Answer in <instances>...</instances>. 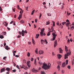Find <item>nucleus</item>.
<instances>
[{"label": "nucleus", "instance_id": "f257e3e1", "mask_svg": "<svg viewBox=\"0 0 74 74\" xmlns=\"http://www.w3.org/2000/svg\"><path fill=\"white\" fill-rule=\"evenodd\" d=\"M43 66H42V68L43 69H44V70H48V69H49L50 68V67H51V64L50 63H49L48 66H47V64L45 63L43 64Z\"/></svg>", "mask_w": 74, "mask_h": 74}, {"label": "nucleus", "instance_id": "f03ea898", "mask_svg": "<svg viewBox=\"0 0 74 74\" xmlns=\"http://www.w3.org/2000/svg\"><path fill=\"white\" fill-rule=\"evenodd\" d=\"M19 33L20 35H21V34H22V36H24V35H25V34H24V30H22L21 32H19Z\"/></svg>", "mask_w": 74, "mask_h": 74}, {"label": "nucleus", "instance_id": "7ed1b4c3", "mask_svg": "<svg viewBox=\"0 0 74 74\" xmlns=\"http://www.w3.org/2000/svg\"><path fill=\"white\" fill-rule=\"evenodd\" d=\"M43 30H42L41 31V32H40V36H42V37L43 36V33H44V32H43L44 31V30H45V29L44 28L42 29Z\"/></svg>", "mask_w": 74, "mask_h": 74}, {"label": "nucleus", "instance_id": "20e7f679", "mask_svg": "<svg viewBox=\"0 0 74 74\" xmlns=\"http://www.w3.org/2000/svg\"><path fill=\"white\" fill-rule=\"evenodd\" d=\"M30 61H28L27 62V66H28V67L29 68L30 67Z\"/></svg>", "mask_w": 74, "mask_h": 74}, {"label": "nucleus", "instance_id": "39448f33", "mask_svg": "<svg viewBox=\"0 0 74 74\" xmlns=\"http://www.w3.org/2000/svg\"><path fill=\"white\" fill-rule=\"evenodd\" d=\"M69 53L68 52L66 54H65V58H64L65 59H67V58H68V57H67V56H69Z\"/></svg>", "mask_w": 74, "mask_h": 74}, {"label": "nucleus", "instance_id": "423d86ee", "mask_svg": "<svg viewBox=\"0 0 74 74\" xmlns=\"http://www.w3.org/2000/svg\"><path fill=\"white\" fill-rule=\"evenodd\" d=\"M39 54L40 55L44 53V51L42 50H39L38 52Z\"/></svg>", "mask_w": 74, "mask_h": 74}, {"label": "nucleus", "instance_id": "0eeeda50", "mask_svg": "<svg viewBox=\"0 0 74 74\" xmlns=\"http://www.w3.org/2000/svg\"><path fill=\"white\" fill-rule=\"evenodd\" d=\"M32 71L33 73H35V72H38V70H36L34 69V68L33 69H32Z\"/></svg>", "mask_w": 74, "mask_h": 74}, {"label": "nucleus", "instance_id": "6e6552de", "mask_svg": "<svg viewBox=\"0 0 74 74\" xmlns=\"http://www.w3.org/2000/svg\"><path fill=\"white\" fill-rule=\"evenodd\" d=\"M5 68H3L1 70V73H3V72H4V71H5Z\"/></svg>", "mask_w": 74, "mask_h": 74}, {"label": "nucleus", "instance_id": "1a4fd4ad", "mask_svg": "<svg viewBox=\"0 0 74 74\" xmlns=\"http://www.w3.org/2000/svg\"><path fill=\"white\" fill-rule=\"evenodd\" d=\"M58 45L57 43V40H56L54 42V47H56V46Z\"/></svg>", "mask_w": 74, "mask_h": 74}, {"label": "nucleus", "instance_id": "9d476101", "mask_svg": "<svg viewBox=\"0 0 74 74\" xmlns=\"http://www.w3.org/2000/svg\"><path fill=\"white\" fill-rule=\"evenodd\" d=\"M66 66V62H64L62 64V67H64L65 66Z\"/></svg>", "mask_w": 74, "mask_h": 74}, {"label": "nucleus", "instance_id": "9b49d317", "mask_svg": "<svg viewBox=\"0 0 74 74\" xmlns=\"http://www.w3.org/2000/svg\"><path fill=\"white\" fill-rule=\"evenodd\" d=\"M6 71H8V72H9V71H10V68L8 67V68H6Z\"/></svg>", "mask_w": 74, "mask_h": 74}, {"label": "nucleus", "instance_id": "f8f14e48", "mask_svg": "<svg viewBox=\"0 0 74 74\" xmlns=\"http://www.w3.org/2000/svg\"><path fill=\"white\" fill-rule=\"evenodd\" d=\"M52 35L53 37H56V36H57V34H55V33H53L52 34Z\"/></svg>", "mask_w": 74, "mask_h": 74}, {"label": "nucleus", "instance_id": "ddd939ff", "mask_svg": "<svg viewBox=\"0 0 74 74\" xmlns=\"http://www.w3.org/2000/svg\"><path fill=\"white\" fill-rule=\"evenodd\" d=\"M5 49H6V50H8V49H9V48H8V46H6Z\"/></svg>", "mask_w": 74, "mask_h": 74}, {"label": "nucleus", "instance_id": "4468645a", "mask_svg": "<svg viewBox=\"0 0 74 74\" xmlns=\"http://www.w3.org/2000/svg\"><path fill=\"white\" fill-rule=\"evenodd\" d=\"M59 49V51L60 53H62V52H63V50H62V49H61L60 48Z\"/></svg>", "mask_w": 74, "mask_h": 74}, {"label": "nucleus", "instance_id": "2eb2a0df", "mask_svg": "<svg viewBox=\"0 0 74 74\" xmlns=\"http://www.w3.org/2000/svg\"><path fill=\"white\" fill-rule=\"evenodd\" d=\"M40 36V35H39V34H36V38H38V37H39V36Z\"/></svg>", "mask_w": 74, "mask_h": 74}, {"label": "nucleus", "instance_id": "dca6fc26", "mask_svg": "<svg viewBox=\"0 0 74 74\" xmlns=\"http://www.w3.org/2000/svg\"><path fill=\"white\" fill-rule=\"evenodd\" d=\"M61 57H62V56H61V55L60 54H59L58 55V59H60V58H61Z\"/></svg>", "mask_w": 74, "mask_h": 74}, {"label": "nucleus", "instance_id": "f3484780", "mask_svg": "<svg viewBox=\"0 0 74 74\" xmlns=\"http://www.w3.org/2000/svg\"><path fill=\"white\" fill-rule=\"evenodd\" d=\"M51 31L49 32L48 34H47V36H50V34H51Z\"/></svg>", "mask_w": 74, "mask_h": 74}, {"label": "nucleus", "instance_id": "a211bd4d", "mask_svg": "<svg viewBox=\"0 0 74 74\" xmlns=\"http://www.w3.org/2000/svg\"><path fill=\"white\" fill-rule=\"evenodd\" d=\"M38 49H36V50H35V52L36 53V54H38Z\"/></svg>", "mask_w": 74, "mask_h": 74}, {"label": "nucleus", "instance_id": "6ab92c4d", "mask_svg": "<svg viewBox=\"0 0 74 74\" xmlns=\"http://www.w3.org/2000/svg\"><path fill=\"white\" fill-rule=\"evenodd\" d=\"M66 26H68L70 25V22H67L66 24Z\"/></svg>", "mask_w": 74, "mask_h": 74}, {"label": "nucleus", "instance_id": "aec40b11", "mask_svg": "<svg viewBox=\"0 0 74 74\" xmlns=\"http://www.w3.org/2000/svg\"><path fill=\"white\" fill-rule=\"evenodd\" d=\"M17 8L18 10H22V9L19 8V5H18Z\"/></svg>", "mask_w": 74, "mask_h": 74}, {"label": "nucleus", "instance_id": "412c9836", "mask_svg": "<svg viewBox=\"0 0 74 74\" xmlns=\"http://www.w3.org/2000/svg\"><path fill=\"white\" fill-rule=\"evenodd\" d=\"M34 63L35 64L36 66V65H37V63H36V59H34Z\"/></svg>", "mask_w": 74, "mask_h": 74}, {"label": "nucleus", "instance_id": "4be33fe9", "mask_svg": "<svg viewBox=\"0 0 74 74\" xmlns=\"http://www.w3.org/2000/svg\"><path fill=\"white\" fill-rule=\"evenodd\" d=\"M41 41L42 44H43V43L44 42H45L44 40H43L42 39L41 40Z\"/></svg>", "mask_w": 74, "mask_h": 74}, {"label": "nucleus", "instance_id": "5701e85b", "mask_svg": "<svg viewBox=\"0 0 74 74\" xmlns=\"http://www.w3.org/2000/svg\"><path fill=\"white\" fill-rule=\"evenodd\" d=\"M57 68L58 69V71H59L60 70V66L58 65L57 67Z\"/></svg>", "mask_w": 74, "mask_h": 74}, {"label": "nucleus", "instance_id": "b1692460", "mask_svg": "<svg viewBox=\"0 0 74 74\" xmlns=\"http://www.w3.org/2000/svg\"><path fill=\"white\" fill-rule=\"evenodd\" d=\"M55 38H56V37H53V39H51V40L53 41V40H55Z\"/></svg>", "mask_w": 74, "mask_h": 74}, {"label": "nucleus", "instance_id": "393cba45", "mask_svg": "<svg viewBox=\"0 0 74 74\" xmlns=\"http://www.w3.org/2000/svg\"><path fill=\"white\" fill-rule=\"evenodd\" d=\"M41 74H46V73L45 72L43 71H41Z\"/></svg>", "mask_w": 74, "mask_h": 74}, {"label": "nucleus", "instance_id": "a878e982", "mask_svg": "<svg viewBox=\"0 0 74 74\" xmlns=\"http://www.w3.org/2000/svg\"><path fill=\"white\" fill-rule=\"evenodd\" d=\"M39 65H41V64H42V62L41 61H39Z\"/></svg>", "mask_w": 74, "mask_h": 74}, {"label": "nucleus", "instance_id": "bb28decb", "mask_svg": "<svg viewBox=\"0 0 74 74\" xmlns=\"http://www.w3.org/2000/svg\"><path fill=\"white\" fill-rule=\"evenodd\" d=\"M21 16H22L21 15H19V16L18 18V19L19 20H20V19H21Z\"/></svg>", "mask_w": 74, "mask_h": 74}, {"label": "nucleus", "instance_id": "cd10ccee", "mask_svg": "<svg viewBox=\"0 0 74 74\" xmlns=\"http://www.w3.org/2000/svg\"><path fill=\"white\" fill-rule=\"evenodd\" d=\"M53 26H55V23L54 21H53Z\"/></svg>", "mask_w": 74, "mask_h": 74}, {"label": "nucleus", "instance_id": "c85d7f7f", "mask_svg": "<svg viewBox=\"0 0 74 74\" xmlns=\"http://www.w3.org/2000/svg\"><path fill=\"white\" fill-rule=\"evenodd\" d=\"M0 38H1V39L3 38H4V36L3 35H1L0 36Z\"/></svg>", "mask_w": 74, "mask_h": 74}, {"label": "nucleus", "instance_id": "c756f323", "mask_svg": "<svg viewBox=\"0 0 74 74\" xmlns=\"http://www.w3.org/2000/svg\"><path fill=\"white\" fill-rule=\"evenodd\" d=\"M30 55V53L29 52H28L27 54V56H29Z\"/></svg>", "mask_w": 74, "mask_h": 74}, {"label": "nucleus", "instance_id": "7c9ffc66", "mask_svg": "<svg viewBox=\"0 0 74 74\" xmlns=\"http://www.w3.org/2000/svg\"><path fill=\"white\" fill-rule=\"evenodd\" d=\"M67 68L68 69H71V66L70 65H69L67 66Z\"/></svg>", "mask_w": 74, "mask_h": 74}, {"label": "nucleus", "instance_id": "2f4dec72", "mask_svg": "<svg viewBox=\"0 0 74 74\" xmlns=\"http://www.w3.org/2000/svg\"><path fill=\"white\" fill-rule=\"evenodd\" d=\"M56 24L58 26H59V24H60V23H59V22H57Z\"/></svg>", "mask_w": 74, "mask_h": 74}, {"label": "nucleus", "instance_id": "473e14b6", "mask_svg": "<svg viewBox=\"0 0 74 74\" xmlns=\"http://www.w3.org/2000/svg\"><path fill=\"white\" fill-rule=\"evenodd\" d=\"M32 40L33 43L34 44H35V41H34V40H33V39H32Z\"/></svg>", "mask_w": 74, "mask_h": 74}, {"label": "nucleus", "instance_id": "72a5a7b5", "mask_svg": "<svg viewBox=\"0 0 74 74\" xmlns=\"http://www.w3.org/2000/svg\"><path fill=\"white\" fill-rule=\"evenodd\" d=\"M23 12V10H21L20 12V14H22Z\"/></svg>", "mask_w": 74, "mask_h": 74}, {"label": "nucleus", "instance_id": "f704fd0d", "mask_svg": "<svg viewBox=\"0 0 74 74\" xmlns=\"http://www.w3.org/2000/svg\"><path fill=\"white\" fill-rule=\"evenodd\" d=\"M21 69H25V68H24V65H23V66H21Z\"/></svg>", "mask_w": 74, "mask_h": 74}, {"label": "nucleus", "instance_id": "c9c22d12", "mask_svg": "<svg viewBox=\"0 0 74 74\" xmlns=\"http://www.w3.org/2000/svg\"><path fill=\"white\" fill-rule=\"evenodd\" d=\"M58 63L59 64V65H61V62H58Z\"/></svg>", "mask_w": 74, "mask_h": 74}, {"label": "nucleus", "instance_id": "e433bc0d", "mask_svg": "<svg viewBox=\"0 0 74 74\" xmlns=\"http://www.w3.org/2000/svg\"><path fill=\"white\" fill-rule=\"evenodd\" d=\"M47 15L48 16H51V14L50 13H47Z\"/></svg>", "mask_w": 74, "mask_h": 74}, {"label": "nucleus", "instance_id": "4c0bfd02", "mask_svg": "<svg viewBox=\"0 0 74 74\" xmlns=\"http://www.w3.org/2000/svg\"><path fill=\"white\" fill-rule=\"evenodd\" d=\"M17 37V38H21V36L18 35Z\"/></svg>", "mask_w": 74, "mask_h": 74}, {"label": "nucleus", "instance_id": "58836bf2", "mask_svg": "<svg viewBox=\"0 0 74 74\" xmlns=\"http://www.w3.org/2000/svg\"><path fill=\"white\" fill-rule=\"evenodd\" d=\"M69 52L68 53L69 54V55H70V54H71V52H70V49H69Z\"/></svg>", "mask_w": 74, "mask_h": 74}, {"label": "nucleus", "instance_id": "ea45409f", "mask_svg": "<svg viewBox=\"0 0 74 74\" xmlns=\"http://www.w3.org/2000/svg\"><path fill=\"white\" fill-rule=\"evenodd\" d=\"M66 64H68V60H66Z\"/></svg>", "mask_w": 74, "mask_h": 74}, {"label": "nucleus", "instance_id": "a19ab883", "mask_svg": "<svg viewBox=\"0 0 74 74\" xmlns=\"http://www.w3.org/2000/svg\"><path fill=\"white\" fill-rule=\"evenodd\" d=\"M16 67L18 69H20V68H19V66L17 65L16 66Z\"/></svg>", "mask_w": 74, "mask_h": 74}, {"label": "nucleus", "instance_id": "79ce46f5", "mask_svg": "<svg viewBox=\"0 0 74 74\" xmlns=\"http://www.w3.org/2000/svg\"><path fill=\"white\" fill-rule=\"evenodd\" d=\"M47 23H46V25H49V24L50 23H49V22H47Z\"/></svg>", "mask_w": 74, "mask_h": 74}, {"label": "nucleus", "instance_id": "37998d69", "mask_svg": "<svg viewBox=\"0 0 74 74\" xmlns=\"http://www.w3.org/2000/svg\"><path fill=\"white\" fill-rule=\"evenodd\" d=\"M12 71L13 72H14V73H15V72H16V70L14 69V70H12Z\"/></svg>", "mask_w": 74, "mask_h": 74}, {"label": "nucleus", "instance_id": "c03bdc74", "mask_svg": "<svg viewBox=\"0 0 74 74\" xmlns=\"http://www.w3.org/2000/svg\"><path fill=\"white\" fill-rule=\"evenodd\" d=\"M45 41L46 44H48V42H47V40L46 39L45 40Z\"/></svg>", "mask_w": 74, "mask_h": 74}, {"label": "nucleus", "instance_id": "a18cd8bd", "mask_svg": "<svg viewBox=\"0 0 74 74\" xmlns=\"http://www.w3.org/2000/svg\"><path fill=\"white\" fill-rule=\"evenodd\" d=\"M27 33V32L26 31H24V34H25V33Z\"/></svg>", "mask_w": 74, "mask_h": 74}, {"label": "nucleus", "instance_id": "49530a36", "mask_svg": "<svg viewBox=\"0 0 74 74\" xmlns=\"http://www.w3.org/2000/svg\"><path fill=\"white\" fill-rule=\"evenodd\" d=\"M20 22H21V23H24V21H23V20H21L20 21Z\"/></svg>", "mask_w": 74, "mask_h": 74}, {"label": "nucleus", "instance_id": "de8ad7c7", "mask_svg": "<svg viewBox=\"0 0 74 74\" xmlns=\"http://www.w3.org/2000/svg\"><path fill=\"white\" fill-rule=\"evenodd\" d=\"M70 40L69 39H68L67 40V43H69H69H70Z\"/></svg>", "mask_w": 74, "mask_h": 74}, {"label": "nucleus", "instance_id": "09e8293b", "mask_svg": "<svg viewBox=\"0 0 74 74\" xmlns=\"http://www.w3.org/2000/svg\"><path fill=\"white\" fill-rule=\"evenodd\" d=\"M15 56V57H16V58H18L19 56L16 55Z\"/></svg>", "mask_w": 74, "mask_h": 74}, {"label": "nucleus", "instance_id": "8fccbe9b", "mask_svg": "<svg viewBox=\"0 0 74 74\" xmlns=\"http://www.w3.org/2000/svg\"><path fill=\"white\" fill-rule=\"evenodd\" d=\"M5 26L6 27H7V26H8V23H6V24H5Z\"/></svg>", "mask_w": 74, "mask_h": 74}, {"label": "nucleus", "instance_id": "3c124183", "mask_svg": "<svg viewBox=\"0 0 74 74\" xmlns=\"http://www.w3.org/2000/svg\"><path fill=\"white\" fill-rule=\"evenodd\" d=\"M62 73H64V71L63 70H62Z\"/></svg>", "mask_w": 74, "mask_h": 74}, {"label": "nucleus", "instance_id": "603ef678", "mask_svg": "<svg viewBox=\"0 0 74 74\" xmlns=\"http://www.w3.org/2000/svg\"><path fill=\"white\" fill-rule=\"evenodd\" d=\"M33 60H34L33 58H31V61H33Z\"/></svg>", "mask_w": 74, "mask_h": 74}, {"label": "nucleus", "instance_id": "864d4df0", "mask_svg": "<svg viewBox=\"0 0 74 74\" xmlns=\"http://www.w3.org/2000/svg\"><path fill=\"white\" fill-rule=\"evenodd\" d=\"M34 12H33V11H32V13H31V15H33V14H34Z\"/></svg>", "mask_w": 74, "mask_h": 74}, {"label": "nucleus", "instance_id": "5fc2aeb1", "mask_svg": "<svg viewBox=\"0 0 74 74\" xmlns=\"http://www.w3.org/2000/svg\"><path fill=\"white\" fill-rule=\"evenodd\" d=\"M3 10L2 9V8H1V7L0 6V11H2Z\"/></svg>", "mask_w": 74, "mask_h": 74}, {"label": "nucleus", "instance_id": "6e6d98bb", "mask_svg": "<svg viewBox=\"0 0 74 74\" xmlns=\"http://www.w3.org/2000/svg\"><path fill=\"white\" fill-rule=\"evenodd\" d=\"M51 29L52 30H53V27L52 26L51 27Z\"/></svg>", "mask_w": 74, "mask_h": 74}, {"label": "nucleus", "instance_id": "4d7b16f0", "mask_svg": "<svg viewBox=\"0 0 74 74\" xmlns=\"http://www.w3.org/2000/svg\"><path fill=\"white\" fill-rule=\"evenodd\" d=\"M7 58V57H3V59L5 60V58Z\"/></svg>", "mask_w": 74, "mask_h": 74}, {"label": "nucleus", "instance_id": "13d9d810", "mask_svg": "<svg viewBox=\"0 0 74 74\" xmlns=\"http://www.w3.org/2000/svg\"><path fill=\"white\" fill-rule=\"evenodd\" d=\"M6 22H4L3 23V25H5V24H6Z\"/></svg>", "mask_w": 74, "mask_h": 74}, {"label": "nucleus", "instance_id": "bf43d9fd", "mask_svg": "<svg viewBox=\"0 0 74 74\" xmlns=\"http://www.w3.org/2000/svg\"><path fill=\"white\" fill-rule=\"evenodd\" d=\"M46 4V3L44 2L43 3V5H45V4Z\"/></svg>", "mask_w": 74, "mask_h": 74}, {"label": "nucleus", "instance_id": "052dcab7", "mask_svg": "<svg viewBox=\"0 0 74 74\" xmlns=\"http://www.w3.org/2000/svg\"><path fill=\"white\" fill-rule=\"evenodd\" d=\"M7 29L9 30H11V29H10V28H8V27H7Z\"/></svg>", "mask_w": 74, "mask_h": 74}, {"label": "nucleus", "instance_id": "680f3d73", "mask_svg": "<svg viewBox=\"0 0 74 74\" xmlns=\"http://www.w3.org/2000/svg\"><path fill=\"white\" fill-rule=\"evenodd\" d=\"M14 22V21H12L11 22H10V24H12V23H13V22Z\"/></svg>", "mask_w": 74, "mask_h": 74}, {"label": "nucleus", "instance_id": "e2e57ef3", "mask_svg": "<svg viewBox=\"0 0 74 74\" xmlns=\"http://www.w3.org/2000/svg\"><path fill=\"white\" fill-rule=\"evenodd\" d=\"M6 74H10V72H6Z\"/></svg>", "mask_w": 74, "mask_h": 74}, {"label": "nucleus", "instance_id": "0e129e2a", "mask_svg": "<svg viewBox=\"0 0 74 74\" xmlns=\"http://www.w3.org/2000/svg\"><path fill=\"white\" fill-rule=\"evenodd\" d=\"M66 22H69V20H68V19H67V20H66Z\"/></svg>", "mask_w": 74, "mask_h": 74}, {"label": "nucleus", "instance_id": "69168bd1", "mask_svg": "<svg viewBox=\"0 0 74 74\" xmlns=\"http://www.w3.org/2000/svg\"><path fill=\"white\" fill-rule=\"evenodd\" d=\"M39 17L40 18H41V13H40V14Z\"/></svg>", "mask_w": 74, "mask_h": 74}, {"label": "nucleus", "instance_id": "338daca9", "mask_svg": "<svg viewBox=\"0 0 74 74\" xmlns=\"http://www.w3.org/2000/svg\"><path fill=\"white\" fill-rule=\"evenodd\" d=\"M26 10H28L27 9H28V7H26Z\"/></svg>", "mask_w": 74, "mask_h": 74}, {"label": "nucleus", "instance_id": "774afa93", "mask_svg": "<svg viewBox=\"0 0 74 74\" xmlns=\"http://www.w3.org/2000/svg\"><path fill=\"white\" fill-rule=\"evenodd\" d=\"M5 45H6V44L4 42V46H5Z\"/></svg>", "mask_w": 74, "mask_h": 74}]
</instances>
